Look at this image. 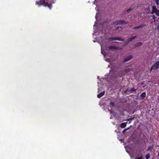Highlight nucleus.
Here are the masks:
<instances>
[{
  "instance_id": "obj_1",
  "label": "nucleus",
  "mask_w": 159,
  "mask_h": 159,
  "mask_svg": "<svg viewBox=\"0 0 159 159\" xmlns=\"http://www.w3.org/2000/svg\"><path fill=\"white\" fill-rule=\"evenodd\" d=\"M36 3L39 6L43 5L45 7H48L50 9H51L52 7L51 4H48L47 2H46L45 0H39L36 1Z\"/></svg>"
},
{
  "instance_id": "obj_2",
  "label": "nucleus",
  "mask_w": 159,
  "mask_h": 159,
  "mask_svg": "<svg viewBox=\"0 0 159 159\" xmlns=\"http://www.w3.org/2000/svg\"><path fill=\"white\" fill-rule=\"evenodd\" d=\"M128 23V22L124 20H118L113 23V24L114 25H120L122 24H126Z\"/></svg>"
},
{
  "instance_id": "obj_3",
  "label": "nucleus",
  "mask_w": 159,
  "mask_h": 159,
  "mask_svg": "<svg viewBox=\"0 0 159 159\" xmlns=\"http://www.w3.org/2000/svg\"><path fill=\"white\" fill-rule=\"evenodd\" d=\"M146 25L145 24H140L139 25L136 26L134 27L133 28V29L134 30H136L137 29H141L143 27H144V26H146Z\"/></svg>"
},
{
  "instance_id": "obj_4",
  "label": "nucleus",
  "mask_w": 159,
  "mask_h": 159,
  "mask_svg": "<svg viewBox=\"0 0 159 159\" xmlns=\"http://www.w3.org/2000/svg\"><path fill=\"white\" fill-rule=\"evenodd\" d=\"M152 68L154 70H157L159 68V61H157L152 66Z\"/></svg>"
},
{
  "instance_id": "obj_5",
  "label": "nucleus",
  "mask_w": 159,
  "mask_h": 159,
  "mask_svg": "<svg viewBox=\"0 0 159 159\" xmlns=\"http://www.w3.org/2000/svg\"><path fill=\"white\" fill-rule=\"evenodd\" d=\"M133 58V57L131 55H129L125 57L124 59L123 62H125L130 60L132 59Z\"/></svg>"
},
{
  "instance_id": "obj_6",
  "label": "nucleus",
  "mask_w": 159,
  "mask_h": 159,
  "mask_svg": "<svg viewBox=\"0 0 159 159\" xmlns=\"http://www.w3.org/2000/svg\"><path fill=\"white\" fill-rule=\"evenodd\" d=\"M108 48L109 49V50H118L119 49V47H116L114 46H109L108 47Z\"/></svg>"
},
{
  "instance_id": "obj_7",
  "label": "nucleus",
  "mask_w": 159,
  "mask_h": 159,
  "mask_svg": "<svg viewBox=\"0 0 159 159\" xmlns=\"http://www.w3.org/2000/svg\"><path fill=\"white\" fill-rule=\"evenodd\" d=\"M152 10L151 12V14H153L155 13V12H156L157 11V9L156 8V7L154 6H152Z\"/></svg>"
},
{
  "instance_id": "obj_8",
  "label": "nucleus",
  "mask_w": 159,
  "mask_h": 159,
  "mask_svg": "<svg viewBox=\"0 0 159 159\" xmlns=\"http://www.w3.org/2000/svg\"><path fill=\"white\" fill-rule=\"evenodd\" d=\"M105 93V91H103V92H102L101 93H99L97 95V97L98 98H101L103 96Z\"/></svg>"
},
{
  "instance_id": "obj_9",
  "label": "nucleus",
  "mask_w": 159,
  "mask_h": 159,
  "mask_svg": "<svg viewBox=\"0 0 159 159\" xmlns=\"http://www.w3.org/2000/svg\"><path fill=\"white\" fill-rule=\"evenodd\" d=\"M143 43L141 42H139L136 43L134 45V48H136L137 47H139L142 45Z\"/></svg>"
},
{
  "instance_id": "obj_10",
  "label": "nucleus",
  "mask_w": 159,
  "mask_h": 159,
  "mask_svg": "<svg viewBox=\"0 0 159 159\" xmlns=\"http://www.w3.org/2000/svg\"><path fill=\"white\" fill-rule=\"evenodd\" d=\"M127 122L126 123H121L120 125V128H125L126 126V124L127 123Z\"/></svg>"
},
{
  "instance_id": "obj_11",
  "label": "nucleus",
  "mask_w": 159,
  "mask_h": 159,
  "mask_svg": "<svg viewBox=\"0 0 159 159\" xmlns=\"http://www.w3.org/2000/svg\"><path fill=\"white\" fill-rule=\"evenodd\" d=\"M137 37L136 36H132L131 37L129 38L127 40L129 41L130 42L132 41L133 39H135Z\"/></svg>"
},
{
  "instance_id": "obj_12",
  "label": "nucleus",
  "mask_w": 159,
  "mask_h": 159,
  "mask_svg": "<svg viewBox=\"0 0 159 159\" xmlns=\"http://www.w3.org/2000/svg\"><path fill=\"white\" fill-rule=\"evenodd\" d=\"M146 93L144 92L141 95V99H144V98L146 96Z\"/></svg>"
},
{
  "instance_id": "obj_13",
  "label": "nucleus",
  "mask_w": 159,
  "mask_h": 159,
  "mask_svg": "<svg viewBox=\"0 0 159 159\" xmlns=\"http://www.w3.org/2000/svg\"><path fill=\"white\" fill-rule=\"evenodd\" d=\"M116 40L124 41V39L119 37H116Z\"/></svg>"
},
{
  "instance_id": "obj_14",
  "label": "nucleus",
  "mask_w": 159,
  "mask_h": 159,
  "mask_svg": "<svg viewBox=\"0 0 159 159\" xmlns=\"http://www.w3.org/2000/svg\"><path fill=\"white\" fill-rule=\"evenodd\" d=\"M108 39L110 41L116 40V37H109L108 38Z\"/></svg>"
},
{
  "instance_id": "obj_15",
  "label": "nucleus",
  "mask_w": 159,
  "mask_h": 159,
  "mask_svg": "<svg viewBox=\"0 0 159 159\" xmlns=\"http://www.w3.org/2000/svg\"><path fill=\"white\" fill-rule=\"evenodd\" d=\"M109 105L110 107H113L115 106V103L111 101H110L109 103Z\"/></svg>"
},
{
  "instance_id": "obj_16",
  "label": "nucleus",
  "mask_w": 159,
  "mask_h": 159,
  "mask_svg": "<svg viewBox=\"0 0 159 159\" xmlns=\"http://www.w3.org/2000/svg\"><path fill=\"white\" fill-rule=\"evenodd\" d=\"M153 147V145H152V146H149L148 149H147V151H151L152 150V149Z\"/></svg>"
},
{
  "instance_id": "obj_17",
  "label": "nucleus",
  "mask_w": 159,
  "mask_h": 159,
  "mask_svg": "<svg viewBox=\"0 0 159 159\" xmlns=\"http://www.w3.org/2000/svg\"><path fill=\"white\" fill-rule=\"evenodd\" d=\"M150 157V155L149 153L147 154L145 156L146 159H149Z\"/></svg>"
},
{
  "instance_id": "obj_18",
  "label": "nucleus",
  "mask_w": 159,
  "mask_h": 159,
  "mask_svg": "<svg viewBox=\"0 0 159 159\" xmlns=\"http://www.w3.org/2000/svg\"><path fill=\"white\" fill-rule=\"evenodd\" d=\"M129 129V128H126V129H124L123 131H122V133H125L127 130H128Z\"/></svg>"
},
{
  "instance_id": "obj_19",
  "label": "nucleus",
  "mask_w": 159,
  "mask_h": 159,
  "mask_svg": "<svg viewBox=\"0 0 159 159\" xmlns=\"http://www.w3.org/2000/svg\"><path fill=\"white\" fill-rule=\"evenodd\" d=\"M131 68H127V69H126L125 70V72H129V71H131Z\"/></svg>"
},
{
  "instance_id": "obj_20",
  "label": "nucleus",
  "mask_w": 159,
  "mask_h": 159,
  "mask_svg": "<svg viewBox=\"0 0 159 159\" xmlns=\"http://www.w3.org/2000/svg\"><path fill=\"white\" fill-rule=\"evenodd\" d=\"M156 12H155V13H156L157 16H159V10H157V11H156Z\"/></svg>"
},
{
  "instance_id": "obj_21",
  "label": "nucleus",
  "mask_w": 159,
  "mask_h": 159,
  "mask_svg": "<svg viewBox=\"0 0 159 159\" xmlns=\"http://www.w3.org/2000/svg\"><path fill=\"white\" fill-rule=\"evenodd\" d=\"M130 42L129 41L127 40L125 42V44L126 45H128Z\"/></svg>"
},
{
  "instance_id": "obj_22",
  "label": "nucleus",
  "mask_w": 159,
  "mask_h": 159,
  "mask_svg": "<svg viewBox=\"0 0 159 159\" xmlns=\"http://www.w3.org/2000/svg\"><path fill=\"white\" fill-rule=\"evenodd\" d=\"M136 89H135L134 88H132L130 89V91L131 92L136 91Z\"/></svg>"
},
{
  "instance_id": "obj_23",
  "label": "nucleus",
  "mask_w": 159,
  "mask_h": 159,
  "mask_svg": "<svg viewBox=\"0 0 159 159\" xmlns=\"http://www.w3.org/2000/svg\"><path fill=\"white\" fill-rule=\"evenodd\" d=\"M134 117H132V118H129V119H127V121H130V120H133L134 119Z\"/></svg>"
},
{
  "instance_id": "obj_24",
  "label": "nucleus",
  "mask_w": 159,
  "mask_h": 159,
  "mask_svg": "<svg viewBox=\"0 0 159 159\" xmlns=\"http://www.w3.org/2000/svg\"><path fill=\"white\" fill-rule=\"evenodd\" d=\"M132 10V9H131V8H129L128 9L127 11H126V12H129L130 11H131V10Z\"/></svg>"
},
{
  "instance_id": "obj_25",
  "label": "nucleus",
  "mask_w": 159,
  "mask_h": 159,
  "mask_svg": "<svg viewBox=\"0 0 159 159\" xmlns=\"http://www.w3.org/2000/svg\"><path fill=\"white\" fill-rule=\"evenodd\" d=\"M155 2L157 5L159 4V0H155Z\"/></svg>"
},
{
  "instance_id": "obj_26",
  "label": "nucleus",
  "mask_w": 159,
  "mask_h": 159,
  "mask_svg": "<svg viewBox=\"0 0 159 159\" xmlns=\"http://www.w3.org/2000/svg\"><path fill=\"white\" fill-rule=\"evenodd\" d=\"M152 70H154L153 69V68H152V66H151V67L150 68V71H151Z\"/></svg>"
},
{
  "instance_id": "obj_27",
  "label": "nucleus",
  "mask_w": 159,
  "mask_h": 159,
  "mask_svg": "<svg viewBox=\"0 0 159 159\" xmlns=\"http://www.w3.org/2000/svg\"><path fill=\"white\" fill-rule=\"evenodd\" d=\"M157 29L159 30V24H158L157 26Z\"/></svg>"
},
{
  "instance_id": "obj_28",
  "label": "nucleus",
  "mask_w": 159,
  "mask_h": 159,
  "mask_svg": "<svg viewBox=\"0 0 159 159\" xmlns=\"http://www.w3.org/2000/svg\"><path fill=\"white\" fill-rule=\"evenodd\" d=\"M136 159H142V157H141L139 158H137Z\"/></svg>"
},
{
  "instance_id": "obj_29",
  "label": "nucleus",
  "mask_w": 159,
  "mask_h": 159,
  "mask_svg": "<svg viewBox=\"0 0 159 159\" xmlns=\"http://www.w3.org/2000/svg\"><path fill=\"white\" fill-rule=\"evenodd\" d=\"M155 18H156V17L155 16H153V17L152 18L153 19H155Z\"/></svg>"
},
{
  "instance_id": "obj_30",
  "label": "nucleus",
  "mask_w": 159,
  "mask_h": 159,
  "mask_svg": "<svg viewBox=\"0 0 159 159\" xmlns=\"http://www.w3.org/2000/svg\"><path fill=\"white\" fill-rule=\"evenodd\" d=\"M118 28H119V27H118L117 28H116V30H118Z\"/></svg>"
},
{
  "instance_id": "obj_31",
  "label": "nucleus",
  "mask_w": 159,
  "mask_h": 159,
  "mask_svg": "<svg viewBox=\"0 0 159 159\" xmlns=\"http://www.w3.org/2000/svg\"><path fill=\"white\" fill-rule=\"evenodd\" d=\"M157 156H158L159 157V152H158Z\"/></svg>"
},
{
  "instance_id": "obj_32",
  "label": "nucleus",
  "mask_w": 159,
  "mask_h": 159,
  "mask_svg": "<svg viewBox=\"0 0 159 159\" xmlns=\"http://www.w3.org/2000/svg\"><path fill=\"white\" fill-rule=\"evenodd\" d=\"M115 43H119V42H115Z\"/></svg>"
}]
</instances>
